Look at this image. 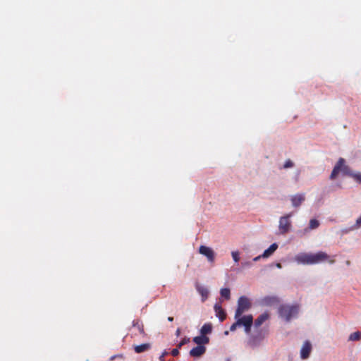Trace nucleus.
<instances>
[{
    "label": "nucleus",
    "instance_id": "15",
    "mask_svg": "<svg viewBox=\"0 0 361 361\" xmlns=\"http://www.w3.org/2000/svg\"><path fill=\"white\" fill-rule=\"evenodd\" d=\"M277 248H278V245L276 243L271 244L269 247V248H267V250H265L264 251L263 254L262 255V258L269 257L276 250Z\"/></svg>",
    "mask_w": 361,
    "mask_h": 361
},
{
    "label": "nucleus",
    "instance_id": "29",
    "mask_svg": "<svg viewBox=\"0 0 361 361\" xmlns=\"http://www.w3.org/2000/svg\"><path fill=\"white\" fill-rule=\"evenodd\" d=\"M253 324H249L248 326L245 325L244 326V329H245V331L247 333V334H249L251 331V327H252V325Z\"/></svg>",
    "mask_w": 361,
    "mask_h": 361
},
{
    "label": "nucleus",
    "instance_id": "19",
    "mask_svg": "<svg viewBox=\"0 0 361 361\" xmlns=\"http://www.w3.org/2000/svg\"><path fill=\"white\" fill-rule=\"evenodd\" d=\"M212 326L210 323H207V324H204L201 329H200V333L202 335H204V336H206L207 334H209L212 332Z\"/></svg>",
    "mask_w": 361,
    "mask_h": 361
},
{
    "label": "nucleus",
    "instance_id": "7",
    "mask_svg": "<svg viewBox=\"0 0 361 361\" xmlns=\"http://www.w3.org/2000/svg\"><path fill=\"white\" fill-rule=\"evenodd\" d=\"M312 350V345L310 341H305L300 349V357L302 360L307 359Z\"/></svg>",
    "mask_w": 361,
    "mask_h": 361
},
{
    "label": "nucleus",
    "instance_id": "17",
    "mask_svg": "<svg viewBox=\"0 0 361 361\" xmlns=\"http://www.w3.org/2000/svg\"><path fill=\"white\" fill-rule=\"evenodd\" d=\"M151 345L149 343H143L141 345H135L134 347V350L137 353H141L145 351L148 350L150 348Z\"/></svg>",
    "mask_w": 361,
    "mask_h": 361
},
{
    "label": "nucleus",
    "instance_id": "23",
    "mask_svg": "<svg viewBox=\"0 0 361 361\" xmlns=\"http://www.w3.org/2000/svg\"><path fill=\"white\" fill-rule=\"evenodd\" d=\"M319 226V222L315 219H312L310 221L309 228L310 229H315Z\"/></svg>",
    "mask_w": 361,
    "mask_h": 361
},
{
    "label": "nucleus",
    "instance_id": "3",
    "mask_svg": "<svg viewBox=\"0 0 361 361\" xmlns=\"http://www.w3.org/2000/svg\"><path fill=\"white\" fill-rule=\"evenodd\" d=\"M343 172L344 175H347L349 176H352L353 173L350 168L345 164V159L343 158H340L336 165L334 166L331 173L330 175V179L334 180L336 178L339 172Z\"/></svg>",
    "mask_w": 361,
    "mask_h": 361
},
{
    "label": "nucleus",
    "instance_id": "4",
    "mask_svg": "<svg viewBox=\"0 0 361 361\" xmlns=\"http://www.w3.org/2000/svg\"><path fill=\"white\" fill-rule=\"evenodd\" d=\"M251 307V302L246 296H240L238 300V307L234 317H240L245 312Z\"/></svg>",
    "mask_w": 361,
    "mask_h": 361
},
{
    "label": "nucleus",
    "instance_id": "37",
    "mask_svg": "<svg viewBox=\"0 0 361 361\" xmlns=\"http://www.w3.org/2000/svg\"><path fill=\"white\" fill-rule=\"evenodd\" d=\"M346 264H347L348 265H349V264H350V262H349V261H347V262H346Z\"/></svg>",
    "mask_w": 361,
    "mask_h": 361
},
{
    "label": "nucleus",
    "instance_id": "5",
    "mask_svg": "<svg viewBox=\"0 0 361 361\" xmlns=\"http://www.w3.org/2000/svg\"><path fill=\"white\" fill-rule=\"evenodd\" d=\"M292 216V213L288 214L281 216L279 220V228L282 234L287 233L291 227V222L290 218Z\"/></svg>",
    "mask_w": 361,
    "mask_h": 361
},
{
    "label": "nucleus",
    "instance_id": "8",
    "mask_svg": "<svg viewBox=\"0 0 361 361\" xmlns=\"http://www.w3.org/2000/svg\"><path fill=\"white\" fill-rule=\"evenodd\" d=\"M237 321V324L240 325V326L245 325L248 326L249 324H253V317L252 314H248L245 316H240L239 317H235Z\"/></svg>",
    "mask_w": 361,
    "mask_h": 361
},
{
    "label": "nucleus",
    "instance_id": "32",
    "mask_svg": "<svg viewBox=\"0 0 361 361\" xmlns=\"http://www.w3.org/2000/svg\"><path fill=\"white\" fill-rule=\"evenodd\" d=\"M243 265L250 266L251 265V262L243 263Z\"/></svg>",
    "mask_w": 361,
    "mask_h": 361
},
{
    "label": "nucleus",
    "instance_id": "12",
    "mask_svg": "<svg viewBox=\"0 0 361 361\" xmlns=\"http://www.w3.org/2000/svg\"><path fill=\"white\" fill-rule=\"evenodd\" d=\"M195 286H196V289H197V292L202 296V302H204L209 296V290H208L207 288L202 286L200 285L199 283H197Z\"/></svg>",
    "mask_w": 361,
    "mask_h": 361
},
{
    "label": "nucleus",
    "instance_id": "25",
    "mask_svg": "<svg viewBox=\"0 0 361 361\" xmlns=\"http://www.w3.org/2000/svg\"><path fill=\"white\" fill-rule=\"evenodd\" d=\"M352 178H354L357 183H361V173H353Z\"/></svg>",
    "mask_w": 361,
    "mask_h": 361
},
{
    "label": "nucleus",
    "instance_id": "9",
    "mask_svg": "<svg viewBox=\"0 0 361 361\" xmlns=\"http://www.w3.org/2000/svg\"><path fill=\"white\" fill-rule=\"evenodd\" d=\"M206 352V347L204 345H197L192 348L190 351V355L194 357H200Z\"/></svg>",
    "mask_w": 361,
    "mask_h": 361
},
{
    "label": "nucleus",
    "instance_id": "18",
    "mask_svg": "<svg viewBox=\"0 0 361 361\" xmlns=\"http://www.w3.org/2000/svg\"><path fill=\"white\" fill-rule=\"evenodd\" d=\"M133 328L136 329L140 334L145 335L143 324L138 319L133 322Z\"/></svg>",
    "mask_w": 361,
    "mask_h": 361
},
{
    "label": "nucleus",
    "instance_id": "24",
    "mask_svg": "<svg viewBox=\"0 0 361 361\" xmlns=\"http://www.w3.org/2000/svg\"><path fill=\"white\" fill-rule=\"evenodd\" d=\"M231 255L235 262H238L240 260L239 252L238 251H233Z\"/></svg>",
    "mask_w": 361,
    "mask_h": 361
},
{
    "label": "nucleus",
    "instance_id": "10",
    "mask_svg": "<svg viewBox=\"0 0 361 361\" xmlns=\"http://www.w3.org/2000/svg\"><path fill=\"white\" fill-rule=\"evenodd\" d=\"M305 200L304 194H296L291 197L292 205L295 207H299Z\"/></svg>",
    "mask_w": 361,
    "mask_h": 361
},
{
    "label": "nucleus",
    "instance_id": "35",
    "mask_svg": "<svg viewBox=\"0 0 361 361\" xmlns=\"http://www.w3.org/2000/svg\"><path fill=\"white\" fill-rule=\"evenodd\" d=\"M330 263L333 264L334 262V259H331L329 261Z\"/></svg>",
    "mask_w": 361,
    "mask_h": 361
},
{
    "label": "nucleus",
    "instance_id": "11",
    "mask_svg": "<svg viewBox=\"0 0 361 361\" xmlns=\"http://www.w3.org/2000/svg\"><path fill=\"white\" fill-rule=\"evenodd\" d=\"M214 309L215 310L216 317H219L221 322H223L226 319V314L219 304H215Z\"/></svg>",
    "mask_w": 361,
    "mask_h": 361
},
{
    "label": "nucleus",
    "instance_id": "1",
    "mask_svg": "<svg viewBox=\"0 0 361 361\" xmlns=\"http://www.w3.org/2000/svg\"><path fill=\"white\" fill-rule=\"evenodd\" d=\"M329 256L324 252H318L315 254L300 253L295 257V260L298 264H314L328 260Z\"/></svg>",
    "mask_w": 361,
    "mask_h": 361
},
{
    "label": "nucleus",
    "instance_id": "6",
    "mask_svg": "<svg viewBox=\"0 0 361 361\" xmlns=\"http://www.w3.org/2000/svg\"><path fill=\"white\" fill-rule=\"evenodd\" d=\"M199 253L206 257L208 262L210 263H213L215 260V252L209 247L201 245L199 247Z\"/></svg>",
    "mask_w": 361,
    "mask_h": 361
},
{
    "label": "nucleus",
    "instance_id": "27",
    "mask_svg": "<svg viewBox=\"0 0 361 361\" xmlns=\"http://www.w3.org/2000/svg\"><path fill=\"white\" fill-rule=\"evenodd\" d=\"M177 348H174L171 350V355L173 356H177L179 354L178 348H180V343L177 345Z\"/></svg>",
    "mask_w": 361,
    "mask_h": 361
},
{
    "label": "nucleus",
    "instance_id": "16",
    "mask_svg": "<svg viewBox=\"0 0 361 361\" xmlns=\"http://www.w3.org/2000/svg\"><path fill=\"white\" fill-rule=\"evenodd\" d=\"M278 302V298L274 296H267L262 300V303L264 305H271L272 304Z\"/></svg>",
    "mask_w": 361,
    "mask_h": 361
},
{
    "label": "nucleus",
    "instance_id": "13",
    "mask_svg": "<svg viewBox=\"0 0 361 361\" xmlns=\"http://www.w3.org/2000/svg\"><path fill=\"white\" fill-rule=\"evenodd\" d=\"M192 341L195 343L200 346L208 344L209 342V338L207 336L201 334L200 336L194 337Z\"/></svg>",
    "mask_w": 361,
    "mask_h": 361
},
{
    "label": "nucleus",
    "instance_id": "20",
    "mask_svg": "<svg viewBox=\"0 0 361 361\" xmlns=\"http://www.w3.org/2000/svg\"><path fill=\"white\" fill-rule=\"evenodd\" d=\"M263 337L262 336H252L250 340H249V345L252 347H255L257 346L259 342L262 340Z\"/></svg>",
    "mask_w": 361,
    "mask_h": 361
},
{
    "label": "nucleus",
    "instance_id": "26",
    "mask_svg": "<svg viewBox=\"0 0 361 361\" xmlns=\"http://www.w3.org/2000/svg\"><path fill=\"white\" fill-rule=\"evenodd\" d=\"M293 166H294L293 162L291 160L288 159V160L286 161L283 168V169H288V168L293 167Z\"/></svg>",
    "mask_w": 361,
    "mask_h": 361
},
{
    "label": "nucleus",
    "instance_id": "21",
    "mask_svg": "<svg viewBox=\"0 0 361 361\" xmlns=\"http://www.w3.org/2000/svg\"><path fill=\"white\" fill-rule=\"evenodd\" d=\"M221 297L224 298L226 300H229L231 298V291L228 288H224L221 289L220 291Z\"/></svg>",
    "mask_w": 361,
    "mask_h": 361
},
{
    "label": "nucleus",
    "instance_id": "30",
    "mask_svg": "<svg viewBox=\"0 0 361 361\" xmlns=\"http://www.w3.org/2000/svg\"><path fill=\"white\" fill-rule=\"evenodd\" d=\"M168 355V352H167V351H164V352L161 354V355L159 357V360H160L161 361H164V357H165V356H166V355Z\"/></svg>",
    "mask_w": 361,
    "mask_h": 361
},
{
    "label": "nucleus",
    "instance_id": "14",
    "mask_svg": "<svg viewBox=\"0 0 361 361\" xmlns=\"http://www.w3.org/2000/svg\"><path fill=\"white\" fill-rule=\"evenodd\" d=\"M269 317V314L267 312H264L260 314L255 321V326L259 327L265 321H267Z\"/></svg>",
    "mask_w": 361,
    "mask_h": 361
},
{
    "label": "nucleus",
    "instance_id": "33",
    "mask_svg": "<svg viewBox=\"0 0 361 361\" xmlns=\"http://www.w3.org/2000/svg\"><path fill=\"white\" fill-rule=\"evenodd\" d=\"M180 332V329L179 328L177 329L176 330V334L178 335Z\"/></svg>",
    "mask_w": 361,
    "mask_h": 361
},
{
    "label": "nucleus",
    "instance_id": "2",
    "mask_svg": "<svg viewBox=\"0 0 361 361\" xmlns=\"http://www.w3.org/2000/svg\"><path fill=\"white\" fill-rule=\"evenodd\" d=\"M299 311V306L295 305H281L279 310L280 316L286 319V321H290L293 317H295Z\"/></svg>",
    "mask_w": 361,
    "mask_h": 361
},
{
    "label": "nucleus",
    "instance_id": "31",
    "mask_svg": "<svg viewBox=\"0 0 361 361\" xmlns=\"http://www.w3.org/2000/svg\"><path fill=\"white\" fill-rule=\"evenodd\" d=\"M262 257V255H259V256H257V257H255L253 259V261H254V262H257V261L259 260Z\"/></svg>",
    "mask_w": 361,
    "mask_h": 361
},
{
    "label": "nucleus",
    "instance_id": "28",
    "mask_svg": "<svg viewBox=\"0 0 361 361\" xmlns=\"http://www.w3.org/2000/svg\"><path fill=\"white\" fill-rule=\"evenodd\" d=\"M239 326H240V325H239V324H237V321H235V323H233V324L231 326V327H230V331H234L237 329V327H239Z\"/></svg>",
    "mask_w": 361,
    "mask_h": 361
},
{
    "label": "nucleus",
    "instance_id": "22",
    "mask_svg": "<svg viewBox=\"0 0 361 361\" xmlns=\"http://www.w3.org/2000/svg\"><path fill=\"white\" fill-rule=\"evenodd\" d=\"M361 339V332L360 331H355L353 334H351L349 336L350 341H360Z\"/></svg>",
    "mask_w": 361,
    "mask_h": 361
},
{
    "label": "nucleus",
    "instance_id": "34",
    "mask_svg": "<svg viewBox=\"0 0 361 361\" xmlns=\"http://www.w3.org/2000/svg\"><path fill=\"white\" fill-rule=\"evenodd\" d=\"M168 320L171 322V321H173V317H169L168 318Z\"/></svg>",
    "mask_w": 361,
    "mask_h": 361
},
{
    "label": "nucleus",
    "instance_id": "36",
    "mask_svg": "<svg viewBox=\"0 0 361 361\" xmlns=\"http://www.w3.org/2000/svg\"><path fill=\"white\" fill-rule=\"evenodd\" d=\"M277 267L280 268L281 267V264H277Z\"/></svg>",
    "mask_w": 361,
    "mask_h": 361
}]
</instances>
